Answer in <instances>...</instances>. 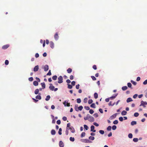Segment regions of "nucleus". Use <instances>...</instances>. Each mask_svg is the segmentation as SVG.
<instances>
[{
  "mask_svg": "<svg viewBox=\"0 0 147 147\" xmlns=\"http://www.w3.org/2000/svg\"><path fill=\"white\" fill-rule=\"evenodd\" d=\"M58 83H61L63 82V78L62 76H60L58 78Z\"/></svg>",
  "mask_w": 147,
  "mask_h": 147,
  "instance_id": "obj_1",
  "label": "nucleus"
},
{
  "mask_svg": "<svg viewBox=\"0 0 147 147\" xmlns=\"http://www.w3.org/2000/svg\"><path fill=\"white\" fill-rule=\"evenodd\" d=\"M141 103L140 106H143L144 107H145L146 105H147V102H144L142 100L141 101Z\"/></svg>",
  "mask_w": 147,
  "mask_h": 147,
  "instance_id": "obj_2",
  "label": "nucleus"
},
{
  "mask_svg": "<svg viewBox=\"0 0 147 147\" xmlns=\"http://www.w3.org/2000/svg\"><path fill=\"white\" fill-rule=\"evenodd\" d=\"M88 121L90 122H93L94 121V119L92 116H91L89 115V116Z\"/></svg>",
  "mask_w": 147,
  "mask_h": 147,
  "instance_id": "obj_3",
  "label": "nucleus"
},
{
  "mask_svg": "<svg viewBox=\"0 0 147 147\" xmlns=\"http://www.w3.org/2000/svg\"><path fill=\"white\" fill-rule=\"evenodd\" d=\"M54 86L52 85V84H50V86H49L50 89L52 91H53L54 90Z\"/></svg>",
  "mask_w": 147,
  "mask_h": 147,
  "instance_id": "obj_4",
  "label": "nucleus"
},
{
  "mask_svg": "<svg viewBox=\"0 0 147 147\" xmlns=\"http://www.w3.org/2000/svg\"><path fill=\"white\" fill-rule=\"evenodd\" d=\"M49 66L48 65H45L44 67V69L45 71H47L49 69Z\"/></svg>",
  "mask_w": 147,
  "mask_h": 147,
  "instance_id": "obj_5",
  "label": "nucleus"
},
{
  "mask_svg": "<svg viewBox=\"0 0 147 147\" xmlns=\"http://www.w3.org/2000/svg\"><path fill=\"white\" fill-rule=\"evenodd\" d=\"M116 114L117 113H115L113 115H112L111 116L110 118V120H112L113 119L115 118L116 117Z\"/></svg>",
  "mask_w": 147,
  "mask_h": 147,
  "instance_id": "obj_6",
  "label": "nucleus"
},
{
  "mask_svg": "<svg viewBox=\"0 0 147 147\" xmlns=\"http://www.w3.org/2000/svg\"><path fill=\"white\" fill-rule=\"evenodd\" d=\"M59 145L60 147H63L64 146V144L61 141H60Z\"/></svg>",
  "mask_w": 147,
  "mask_h": 147,
  "instance_id": "obj_7",
  "label": "nucleus"
},
{
  "mask_svg": "<svg viewBox=\"0 0 147 147\" xmlns=\"http://www.w3.org/2000/svg\"><path fill=\"white\" fill-rule=\"evenodd\" d=\"M91 131H92L93 132H96V130H95L94 129V125H92L91 126Z\"/></svg>",
  "mask_w": 147,
  "mask_h": 147,
  "instance_id": "obj_8",
  "label": "nucleus"
},
{
  "mask_svg": "<svg viewBox=\"0 0 147 147\" xmlns=\"http://www.w3.org/2000/svg\"><path fill=\"white\" fill-rule=\"evenodd\" d=\"M9 47V45H3L2 47V49H7Z\"/></svg>",
  "mask_w": 147,
  "mask_h": 147,
  "instance_id": "obj_9",
  "label": "nucleus"
},
{
  "mask_svg": "<svg viewBox=\"0 0 147 147\" xmlns=\"http://www.w3.org/2000/svg\"><path fill=\"white\" fill-rule=\"evenodd\" d=\"M59 38L58 35L57 33H55L54 35V38L55 40H57Z\"/></svg>",
  "mask_w": 147,
  "mask_h": 147,
  "instance_id": "obj_10",
  "label": "nucleus"
},
{
  "mask_svg": "<svg viewBox=\"0 0 147 147\" xmlns=\"http://www.w3.org/2000/svg\"><path fill=\"white\" fill-rule=\"evenodd\" d=\"M69 129L71 130V132L72 133H74L75 132V130L74 129V128H73V127H69Z\"/></svg>",
  "mask_w": 147,
  "mask_h": 147,
  "instance_id": "obj_11",
  "label": "nucleus"
},
{
  "mask_svg": "<svg viewBox=\"0 0 147 147\" xmlns=\"http://www.w3.org/2000/svg\"><path fill=\"white\" fill-rule=\"evenodd\" d=\"M38 69V66L37 65L36 66L34 69V71L35 72L37 71Z\"/></svg>",
  "mask_w": 147,
  "mask_h": 147,
  "instance_id": "obj_12",
  "label": "nucleus"
},
{
  "mask_svg": "<svg viewBox=\"0 0 147 147\" xmlns=\"http://www.w3.org/2000/svg\"><path fill=\"white\" fill-rule=\"evenodd\" d=\"M50 46L52 48H53L54 47V43L52 41H51L50 42Z\"/></svg>",
  "mask_w": 147,
  "mask_h": 147,
  "instance_id": "obj_13",
  "label": "nucleus"
},
{
  "mask_svg": "<svg viewBox=\"0 0 147 147\" xmlns=\"http://www.w3.org/2000/svg\"><path fill=\"white\" fill-rule=\"evenodd\" d=\"M33 84L34 86H37L38 85V82L34 81L33 82Z\"/></svg>",
  "mask_w": 147,
  "mask_h": 147,
  "instance_id": "obj_14",
  "label": "nucleus"
},
{
  "mask_svg": "<svg viewBox=\"0 0 147 147\" xmlns=\"http://www.w3.org/2000/svg\"><path fill=\"white\" fill-rule=\"evenodd\" d=\"M127 112L125 111H123L121 113V114L123 115H125L127 114Z\"/></svg>",
  "mask_w": 147,
  "mask_h": 147,
  "instance_id": "obj_15",
  "label": "nucleus"
},
{
  "mask_svg": "<svg viewBox=\"0 0 147 147\" xmlns=\"http://www.w3.org/2000/svg\"><path fill=\"white\" fill-rule=\"evenodd\" d=\"M132 101H133V100L131 98H129L127 99L126 101L127 102H130Z\"/></svg>",
  "mask_w": 147,
  "mask_h": 147,
  "instance_id": "obj_16",
  "label": "nucleus"
},
{
  "mask_svg": "<svg viewBox=\"0 0 147 147\" xmlns=\"http://www.w3.org/2000/svg\"><path fill=\"white\" fill-rule=\"evenodd\" d=\"M51 133L52 135H55L56 134V131L55 130L53 129L51 131Z\"/></svg>",
  "mask_w": 147,
  "mask_h": 147,
  "instance_id": "obj_17",
  "label": "nucleus"
},
{
  "mask_svg": "<svg viewBox=\"0 0 147 147\" xmlns=\"http://www.w3.org/2000/svg\"><path fill=\"white\" fill-rule=\"evenodd\" d=\"M41 85L42 87V89H44L45 88V85L44 82L41 83Z\"/></svg>",
  "mask_w": 147,
  "mask_h": 147,
  "instance_id": "obj_18",
  "label": "nucleus"
},
{
  "mask_svg": "<svg viewBox=\"0 0 147 147\" xmlns=\"http://www.w3.org/2000/svg\"><path fill=\"white\" fill-rule=\"evenodd\" d=\"M72 69L71 68H69L67 70V72L68 73H71V72H72Z\"/></svg>",
  "mask_w": 147,
  "mask_h": 147,
  "instance_id": "obj_19",
  "label": "nucleus"
},
{
  "mask_svg": "<svg viewBox=\"0 0 147 147\" xmlns=\"http://www.w3.org/2000/svg\"><path fill=\"white\" fill-rule=\"evenodd\" d=\"M78 105H75L74 108L75 110L77 111H78Z\"/></svg>",
  "mask_w": 147,
  "mask_h": 147,
  "instance_id": "obj_20",
  "label": "nucleus"
},
{
  "mask_svg": "<svg viewBox=\"0 0 147 147\" xmlns=\"http://www.w3.org/2000/svg\"><path fill=\"white\" fill-rule=\"evenodd\" d=\"M89 115L88 114L86 116L84 117V119L85 120H88L89 119Z\"/></svg>",
  "mask_w": 147,
  "mask_h": 147,
  "instance_id": "obj_21",
  "label": "nucleus"
},
{
  "mask_svg": "<svg viewBox=\"0 0 147 147\" xmlns=\"http://www.w3.org/2000/svg\"><path fill=\"white\" fill-rule=\"evenodd\" d=\"M84 140V142L86 143H90L92 142L91 141L87 139Z\"/></svg>",
  "mask_w": 147,
  "mask_h": 147,
  "instance_id": "obj_22",
  "label": "nucleus"
},
{
  "mask_svg": "<svg viewBox=\"0 0 147 147\" xmlns=\"http://www.w3.org/2000/svg\"><path fill=\"white\" fill-rule=\"evenodd\" d=\"M118 94H115V95L114 96H112L110 98L111 99H113L116 98L117 96V95Z\"/></svg>",
  "mask_w": 147,
  "mask_h": 147,
  "instance_id": "obj_23",
  "label": "nucleus"
},
{
  "mask_svg": "<svg viewBox=\"0 0 147 147\" xmlns=\"http://www.w3.org/2000/svg\"><path fill=\"white\" fill-rule=\"evenodd\" d=\"M136 121H132L131 122V125H136Z\"/></svg>",
  "mask_w": 147,
  "mask_h": 147,
  "instance_id": "obj_24",
  "label": "nucleus"
},
{
  "mask_svg": "<svg viewBox=\"0 0 147 147\" xmlns=\"http://www.w3.org/2000/svg\"><path fill=\"white\" fill-rule=\"evenodd\" d=\"M94 96L95 99H96L98 97V94L97 93H95L94 94Z\"/></svg>",
  "mask_w": 147,
  "mask_h": 147,
  "instance_id": "obj_25",
  "label": "nucleus"
},
{
  "mask_svg": "<svg viewBox=\"0 0 147 147\" xmlns=\"http://www.w3.org/2000/svg\"><path fill=\"white\" fill-rule=\"evenodd\" d=\"M39 92V90L38 89H37L35 90L34 91V93L37 94H38Z\"/></svg>",
  "mask_w": 147,
  "mask_h": 147,
  "instance_id": "obj_26",
  "label": "nucleus"
},
{
  "mask_svg": "<svg viewBox=\"0 0 147 147\" xmlns=\"http://www.w3.org/2000/svg\"><path fill=\"white\" fill-rule=\"evenodd\" d=\"M36 99H38L39 100H40L41 99V97L40 95H37L36 97Z\"/></svg>",
  "mask_w": 147,
  "mask_h": 147,
  "instance_id": "obj_27",
  "label": "nucleus"
},
{
  "mask_svg": "<svg viewBox=\"0 0 147 147\" xmlns=\"http://www.w3.org/2000/svg\"><path fill=\"white\" fill-rule=\"evenodd\" d=\"M50 98V96L49 95H47L45 98V100L46 101L49 100Z\"/></svg>",
  "mask_w": 147,
  "mask_h": 147,
  "instance_id": "obj_28",
  "label": "nucleus"
},
{
  "mask_svg": "<svg viewBox=\"0 0 147 147\" xmlns=\"http://www.w3.org/2000/svg\"><path fill=\"white\" fill-rule=\"evenodd\" d=\"M127 88V86H123L122 88V89L123 90H126Z\"/></svg>",
  "mask_w": 147,
  "mask_h": 147,
  "instance_id": "obj_29",
  "label": "nucleus"
},
{
  "mask_svg": "<svg viewBox=\"0 0 147 147\" xmlns=\"http://www.w3.org/2000/svg\"><path fill=\"white\" fill-rule=\"evenodd\" d=\"M57 76L56 75H55L52 77V79L53 80H57Z\"/></svg>",
  "mask_w": 147,
  "mask_h": 147,
  "instance_id": "obj_30",
  "label": "nucleus"
},
{
  "mask_svg": "<svg viewBox=\"0 0 147 147\" xmlns=\"http://www.w3.org/2000/svg\"><path fill=\"white\" fill-rule=\"evenodd\" d=\"M89 139L93 140L94 139V137L93 136H90L89 137Z\"/></svg>",
  "mask_w": 147,
  "mask_h": 147,
  "instance_id": "obj_31",
  "label": "nucleus"
},
{
  "mask_svg": "<svg viewBox=\"0 0 147 147\" xmlns=\"http://www.w3.org/2000/svg\"><path fill=\"white\" fill-rule=\"evenodd\" d=\"M61 131H62L61 128H60L59 129V131H58V134H59V135H61L62 134Z\"/></svg>",
  "mask_w": 147,
  "mask_h": 147,
  "instance_id": "obj_32",
  "label": "nucleus"
},
{
  "mask_svg": "<svg viewBox=\"0 0 147 147\" xmlns=\"http://www.w3.org/2000/svg\"><path fill=\"white\" fill-rule=\"evenodd\" d=\"M69 140L70 141L74 142L75 140L74 138V137H70L69 138Z\"/></svg>",
  "mask_w": 147,
  "mask_h": 147,
  "instance_id": "obj_33",
  "label": "nucleus"
},
{
  "mask_svg": "<svg viewBox=\"0 0 147 147\" xmlns=\"http://www.w3.org/2000/svg\"><path fill=\"white\" fill-rule=\"evenodd\" d=\"M138 138H135L133 139V141L134 142H137L138 141Z\"/></svg>",
  "mask_w": 147,
  "mask_h": 147,
  "instance_id": "obj_34",
  "label": "nucleus"
},
{
  "mask_svg": "<svg viewBox=\"0 0 147 147\" xmlns=\"http://www.w3.org/2000/svg\"><path fill=\"white\" fill-rule=\"evenodd\" d=\"M85 134H85V132H82L81 135V137L82 138L83 137H84L85 136Z\"/></svg>",
  "mask_w": 147,
  "mask_h": 147,
  "instance_id": "obj_35",
  "label": "nucleus"
},
{
  "mask_svg": "<svg viewBox=\"0 0 147 147\" xmlns=\"http://www.w3.org/2000/svg\"><path fill=\"white\" fill-rule=\"evenodd\" d=\"M127 86H128V87H129V88H130L131 89H132V88L131 87V84L129 82V83H127Z\"/></svg>",
  "mask_w": 147,
  "mask_h": 147,
  "instance_id": "obj_36",
  "label": "nucleus"
},
{
  "mask_svg": "<svg viewBox=\"0 0 147 147\" xmlns=\"http://www.w3.org/2000/svg\"><path fill=\"white\" fill-rule=\"evenodd\" d=\"M83 107L82 106H79L78 108V111H81L82 110V109H83Z\"/></svg>",
  "mask_w": 147,
  "mask_h": 147,
  "instance_id": "obj_37",
  "label": "nucleus"
},
{
  "mask_svg": "<svg viewBox=\"0 0 147 147\" xmlns=\"http://www.w3.org/2000/svg\"><path fill=\"white\" fill-rule=\"evenodd\" d=\"M133 135L132 134L130 133L128 134V137L130 138H132Z\"/></svg>",
  "mask_w": 147,
  "mask_h": 147,
  "instance_id": "obj_38",
  "label": "nucleus"
},
{
  "mask_svg": "<svg viewBox=\"0 0 147 147\" xmlns=\"http://www.w3.org/2000/svg\"><path fill=\"white\" fill-rule=\"evenodd\" d=\"M68 130L69 128H66V131H65V134L66 135H67L68 134Z\"/></svg>",
  "mask_w": 147,
  "mask_h": 147,
  "instance_id": "obj_39",
  "label": "nucleus"
},
{
  "mask_svg": "<svg viewBox=\"0 0 147 147\" xmlns=\"http://www.w3.org/2000/svg\"><path fill=\"white\" fill-rule=\"evenodd\" d=\"M77 102L78 103H80L81 102V100L80 98H78L76 100Z\"/></svg>",
  "mask_w": 147,
  "mask_h": 147,
  "instance_id": "obj_40",
  "label": "nucleus"
},
{
  "mask_svg": "<svg viewBox=\"0 0 147 147\" xmlns=\"http://www.w3.org/2000/svg\"><path fill=\"white\" fill-rule=\"evenodd\" d=\"M131 82L134 85H136V82L132 80L131 81Z\"/></svg>",
  "mask_w": 147,
  "mask_h": 147,
  "instance_id": "obj_41",
  "label": "nucleus"
},
{
  "mask_svg": "<svg viewBox=\"0 0 147 147\" xmlns=\"http://www.w3.org/2000/svg\"><path fill=\"white\" fill-rule=\"evenodd\" d=\"M90 107H92V108H95V104L94 103H92V104L91 105H90Z\"/></svg>",
  "mask_w": 147,
  "mask_h": 147,
  "instance_id": "obj_42",
  "label": "nucleus"
},
{
  "mask_svg": "<svg viewBox=\"0 0 147 147\" xmlns=\"http://www.w3.org/2000/svg\"><path fill=\"white\" fill-rule=\"evenodd\" d=\"M117 127L115 125H113L112 127V129L113 130H115L116 129Z\"/></svg>",
  "mask_w": 147,
  "mask_h": 147,
  "instance_id": "obj_43",
  "label": "nucleus"
},
{
  "mask_svg": "<svg viewBox=\"0 0 147 147\" xmlns=\"http://www.w3.org/2000/svg\"><path fill=\"white\" fill-rule=\"evenodd\" d=\"M99 133L101 134H103L104 133V131L102 130H100L99 131Z\"/></svg>",
  "mask_w": 147,
  "mask_h": 147,
  "instance_id": "obj_44",
  "label": "nucleus"
},
{
  "mask_svg": "<svg viewBox=\"0 0 147 147\" xmlns=\"http://www.w3.org/2000/svg\"><path fill=\"white\" fill-rule=\"evenodd\" d=\"M118 121L117 120H115L113 122V123L114 124H118Z\"/></svg>",
  "mask_w": 147,
  "mask_h": 147,
  "instance_id": "obj_45",
  "label": "nucleus"
},
{
  "mask_svg": "<svg viewBox=\"0 0 147 147\" xmlns=\"http://www.w3.org/2000/svg\"><path fill=\"white\" fill-rule=\"evenodd\" d=\"M139 114L138 113H135L134 114V115L135 117H137L139 116Z\"/></svg>",
  "mask_w": 147,
  "mask_h": 147,
  "instance_id": "obj_46",
  "label": "nucleus"
},
{
  "mask_svg": "<svg viewBox=\"0 0 147 147\" xmlns=\"http://www.w3.org/2000/svg\"><path fill=\"white\" fill-rule=\"evenodd\" d=\"M111 127L110 126H109L107 128V130L108 131H110L111 130Z\"/></svg>",
  "mask_w": 147,
  "mask_h": 147,
  "instance_id": "obj_47",
  "label": "nucleus"
},
{
  "mask_svg": "<svg viewBox=\"0 0 147 147\" xmlns=\"http://www.w3.org/2000/svg\"><path fill=\"white\" fill-rule=\"evenodd\" d=\"M88 100V98H85L84 100V102L85 103H86L87 102Z\"/></svg>",
  "mask_w": 147,
  "mask_h": 147,
  "instance_id": "obj_48",
  "label": "nucleus"
},
{
  "mask_svg": "<svg viewBox=\"0 0 147 147\" xmlns=\"http://www.w3.org/2000/svg\"><path fill=\"white\" fill-rule=\"evenodd\" d=\"M9 61L8 60H6L5 61V65H8L9 64Z\"/></svg>",
  "mask_w": 147,
  "mask_h": 147,
  "instance_id": "obj_49",
  "label": "nucleus"
},
{
  "mask_svg": "<svg viewBox=\"0 0 147 147\" xmlns=\"http://www.w3.org/2000/svg\"><path fill=\"white\" fill-rule=\"evenodd\" d=\"M112 102L111 101H110L109 103V106H113L114 105L115 103V102H114L113 104H112Z\"/></svg>",
  "mask_w": 147,
  "mask_h": 147,
  "instance_id": "obj_50",
  "label": "nucleus"
},
{
  "mask_svg": "<svg viewBox=\"0 0 147 147\" xmlns=\"http://www.w3.org/2000/svg\"><path fill=\"white\" fill-rule=\"evenodd\" d=\"M84 126L85 129L86 130H87L88 129V127L86 125H84Z\"/></svg>",
  "mask_w": 147,
  "mask_h": 147,
  "instance_id": "obj_51",
  "label": "nucleus"
},
{
  "mask_svg": "<svg viewBox=\"0 0 147 147\" xmlns=\"http://www.w3.org/2000/svg\"><path fill=\"white\" fill-rule=\"evenodd\" d=\"M68 88H69V89H71L72 88V86L70 84H68Z\"/></svg>",
  "mask_w": 147,
  "mask_h": 147,
  "instance_id": "obj_52",
  "label": "nucleus"
},
{
  "mask_svg": "<svg viewBox=\"0 0 147 147\" xmlns=\"http://www.w3.org/2000/svg\"><path fill=\"white\" fill-rule=\"evenodd\" d=\"M93 101L92 99H89L88 101V103L89 104H91L92 102Z\"/></svg>",
  "mask_w": 147,
  "mask_h": 147,
  "instance_id": "obj_53",
  "label": "nucleus"
},
{
  "mask_svg": "<svg viewBox=\"0 0 147 147\" xmlns=\"http://www.w3.org/2000/svg\"><path fill=\"white\" fill-rule=\"evenodd\" d=\"M94 112V111H93V110L92 109H90V111H89V113L90 114H93Z\"/></svg>",
  "mask_w": 147,
  "mask_h": 147,
  "instance_id": "obj_54",
  "label": "nucleus"
},
{
  "mask_svg": "<svg viewBox=\"0 0 147 147\" xmlns=\"http://www.w3.org/2000/svg\"><path fill=\"white\" fill-rule=\"evenodd\" d=\"M91 78L93 80H96V78L94 76H91Z\"/></svg>",
  "mask_w": 147,
  "mask_h": 147,
  "instance_id": "obj_55",
  "label": "nucleus"
},
{
  "mask_svg": "<svg viewBox=\"0 0 147 147\" xmlns=\"http://www.w3.org/2000/svg\"><path fill=\"white\" fill-rule=\"evenodd\" d=\"M119 120L121 121H122L123 120V118L122 117H120L119 118Z\"/></svg>",
  "mask_w": 147,
  "mask_h": 147,
  "instance_id": "obj_56",
  "label": "nucleus"
},
{
  "mask_svg": "<svg viewBox=\"0 0 147 147\" xmlns=\"http://www.w3.org/2000/svg\"><path fill=\"white\" fill-rule=\"evenodd\" d=\"M28 80L30 81L31 82L33 80V79L32 77H31L29 78Z\"/></svg>",
  "mask_w": 147,
  "mask_h": 147,
  "instance_id": "obj_57",
  "label": "nucleus"
},
{
  "mask_svg": "<svg viewBox=\"0 0 147 147\" xmlns=\"http://www.w3.org/2000/svg\"><path fill=\"white\" fill-rule=\"evenodd\" d=\"M84 108L87 110H90V107L88 106L84 107Z\"/></svg>",
  "mask_w": 147,
  "mask_h": 147,
  "instance_id": "obj_58",
  "label": "nucleus"
},
{
  "mask_svg": "<svg viewBox=\"0 0 147 147\" xmlns=\"http://www.w3.org/2000/svg\"><path fill=\"white\" fill-rule=\"evenodd\" d=\"M51 74V70H50L48 72V73L47 74V75L50 76Z\"/></svg>",
  "mask_w": 147,
  "mask_h": 147,
  "instance_id": "obj_59",
  "label": "nucleus"
},
{
  "mask_svg": "<svg viewBox=\"0 0 147 147\" xmlns=\"http://www.w3.org/2000/svg\"><path fill=\"white\" fill-rule=\"evenodd\" d=\"M92 67L94 70H96L97 69V67L96 65H93Z\"/></svg>",
  "mask_w": 147,
  "mask_h": 147,
  "instance_id": "obj_60",
  "label": "nucleus"
},
{
  "mask_svg": "<svg viewBox=\"0 0 147 147\" xmlns=\"http://www.w3.org/2000/svg\"><path fill=\"white\" fill-rule=\"evenodd\" d=\"M57 123L59 125L61 123V121L60 120H58L57 121Z\"/></svg>",
  "mask_w": 147,
  "mask_h": 147,
  "instance_id": "obj_61",
  "label": "nucleus"
},
{
  "mask_svg": "<svg viewBox=\"0 0 147 147\" xmlns=\"http://www.w3.org/2000/svg\"><path fill=\"white\" fill-rule=\"evenodd\" d=\"M63 120L64 121H66L67 120V118L65 117H63L62 118Z\"/></svg>",
  "mask_w": 147,
  "mask_h": 147,
  "instance_id": "obj_62",
  "label": "nucleus"
},
{
  "mask_svg": "<svg viewBox=\"0 0 147 147\" xmlns=\"http://www.w3.org/2000/svg\"><path fill=\"white\" fill-rule=\"evenodd\" d=\"M143 84L144 85L147 84V80H146L143 83Z\"/></svg>",
  "mask_w": 147,
  "mask_h": 147,
  "instance_id": "obj_63",
  "label": "nucleus"
},
{
  "mask_svg": "<svg viewBox=\"0 0 147 147\" xmlns=\"http://www.w3.org/2000/svg\"><path fill=\"white\" fill-rule=\"evenodd\" d=\"M145 96L147 98V89L145 91Z\"/></svg>",
  "mask_w": 147,
  "mask_h": 147,
  "instance_id": "obj_64",
  "label": "nucleus"
}]
</instances>
